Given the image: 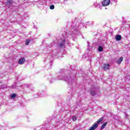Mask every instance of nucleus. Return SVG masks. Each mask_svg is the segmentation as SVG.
<instances>
[{
  "label": "nucleus",
  "instance_id": "obj_1",
  "mask_svg": "<svg viewBox=\"0 0 130 130\" xmlns=\"http://www.w3.org/2000/svg\"><path fill=\"white\" fill-rule=\"evenodd\" d=\"M80 26L81 25H79V23L77 22H73L72 23V31H69L65 35L63 36V38L58 43V47L56 48V50L53 51V55H56L60 48H64L66 46L69 45L70 38H76L77 37L76 34L80 33L79 29Z\"/></svg>",
  "mask_w": 130,
  "mask_h": 130
},
{
  "label": "nucleus",
  "instance_id": "obj_2",
  "mask_svg": "<svg viewBox=\"0 0 130 130\" xmlns=\"http://www.w3.org/2000/svg\"><path fill=\"white\" fill-rule=\"evenodd\" d=\"M57 79L66 81V82H67V83H69L70 84H72V83H73V81H74V79H72V78L71 77L70 74H68L67 75L63 76L62 77H61V76H58L57 77Z\"/></svg>",
  "mask_w": 130,
  "mask_h": 130
},
{
  "label": "nucleus",
  "instance_id": "obj_3",
  "mask_svg": "<svg viewBox=\"0 0 130 130\" xmlns=\"http://www.w3.org/2000/svg\"><path fill=\"white\" fill-rule=\"evenodd\" d=\"M110 4V0H104L102 5L103 7H106L107 6H109Z\"/></svg>",
  "mask_w": 130,
  "mask_h": 130
},
{
  "label": "nucleus",
  "instance_id": "obj_4",
  "mask_svg": "<svg viewBox=\"0 0 130 130\" xmlns=\"http://www.w3.org/2000/svg\"><path fill=\"white\" fill-rule=\"evenodd\" d=\"M25 61H26V59H25V58L21 57L19 59L18 64H24Z\"/></svg>",
  "mask_w": 130,
  "mask_h": 130
},
{
  "label": "nucleus",
  "instance_id": "obj_5",
  "mask_svg": "<svg viewBox=\"0 0 130 130\" xmlns=\"http://www.w3.org/2000/svg\"><path fill=\"white\" fill-rule=\"evenodd\" d=\"M103 69L104 71H106L107 70H109V64H105L104 65Z\"/></svg>",
  "mask_w": 130,
  "mask_h": 130
},
{
  "label": "nucleus",
  "instance_id": "obj_6",
  "mask_svg": "<svg viewBox=\"0 0 130 130\" xmlns=\"http://www.w3.org/2000/svg\"><path fill=\"white\" fill-rule=\"evenodd\" d=\"M115 38L117 41H120V40H121V36L117 35V36H116Z\"/></svg>",
  "mask_w": 130,
  "mask_h": 130
},
{
  "label": "nucleus",
  "instance_id": "obj_7",
  "mask_svg": "<svg viewBox=\"0 0 130 130\" xmlns=\"http://www.w3.org/2000/svg\"><path fill=\"white\" fill-rule=\"evenodd\" d=\"M123 60V57H121L120 58H119V59L117 61V63H118V64H120V63H121V62Z\"/></svg>",
  "mask_w": 130,
  "mask_h": 130
},
{
  "label": "nucleus",
  "instance_id": "obj_8",
  "mask_svg": "<svg viewBox=\"0 0 130 130\" xmlns=\"http://www.w3.org/2000/svg\"><path fill=\"white\" fill-rule=\"evenodd\" d=\"M93 6L95 7V8H100V4L97 3V2L94 3Z\"/></svg>",
  "mask_w": 130,
  "mask_h": 130
},
{
  "label": "nucleus",
  "instance_id": "obj_9",
  "mask_svg": "<svg viewBox=\"0 0 130 130\" xmlns=\"http://www.w3.org/2000/svg\"><path fill=\"white\" fill-rule=\"evenodd\" d=\"M107 125V122H105L101 126V129H104V128H105V126Z\"/></svg>",
  "mask_w": 130,
  "mask_h": 130
},
{
  "label": "nucleus",
  "instance_id": "obj_10",
  "mask_svg": "<svg viewBox=\"0 0 130 130\" xmlns=\"http://www.w3.org/2000/svg\"><path fill=\"white\" fill-rule=\"evenodd\" d=\"M86 24L87 25L88 24V25H89V26H91L92 25H94V22L92 21L90 23H89V22H86Z\"/></svg>",
  "mask_w": 130,
  "mask_h": 130
},
{
  "label": "nucleus",
  "instance_id": "obj_11",
  "mask_svg": "<svg viewBox=\"0 0 130 130\" xmlns=\"http://www.w3.org/2000/svg\"><path fill=\"white\" fill-rule=\"evenodd\" d=\"M98 50H99V51H103V47L102 46L99 47Z\"/></svg>",
  "mask_w": 130,
  "mask_h": 130
},
{
  "label": "nucleus",
  "instance_id": "obj_12",
  "mask_svg": "<svg viewBox=\"0 0 130 130\" xmlns=\"http://www.w3.org/2000/svg\"><path fill=\"white\" fill-rule=\"evenodd\" d=\"M72 120H73V121H76V120H77V116H73Z\"/></svg>",
  "mask_w": 130,
  "mask_h": 130
},
{
  "label": "nucleus",
  "instance_id": "obj_13",
  "mask_svg": "<svg viewBox=\"0 0 130 130\" xmlns=\"http://www.w3.org/2000/svg\"><path fill=\"white\" fill-rule=\"evenodd\" d=\"M30 42V40H26L25 42V45H28L29 43Z\"/></svg>",
  "mask_w": 130,
  "mask_h": 130
},
{
  "label": "nucleus",
  "instance_id": "obj_14",
  "mask_svg": "<svg viewBox=\"0 0 130 130\" xmlns=\"http://www.w3.org/2000/svg\"><path fill=\"white\" fill-rule=\"evenodd\" d=\"M50 10H54V5H51L50 6Z\"/></svg>",
  "mask_w": 130,
  "mask_h": 130
},
{
  "label": "nucleus",
  "instance_id": "obj_15",
  "mask_svg": "<svg viewBox=\"0 0 130 130\" xmlns=\"http://www.w3.org/2000/svg\"><path fill=\"white\" fill-rule=\"evenodd\" d=\"M96 94V92H95V91H92L91 92V95H92V96H94V95H95Z\"/></svg>",
  "mask_w": 130,
  "mask_h": 130
},
{
  "label": "nucleus",
  "instance_id": "obj_16",
  "mask_svg": "<svg viewBox=\"0 0 130 130\" xmlns=\"http://www.w3.org/2000/svg\"><path fill=\"white\" fill-rule=\"evenodd\" d=\"M12 3H13V0H8L7 1L8 4H12Z\"/></svg>",
  "mask_w": 130,
  "mask_h": 130
},
{
  "label": "nucleus",
  "instance_id": "obj_17",
  "mask_svg": "<svg viewBox=\"0 0 130 130\" xmlns=\"http://www.w3.org/2000/svg\"><path fill=\"white\" fill-rule=\"evenodd\" d=\"M16 94H13L11 95V98H15V97H16Z\"/></svg>",
  "mask_w": 130,
  "mask_h": 130
},
{
  "label": "nucleus",
  "instance_id": "obj_18",
  "mask_svg": "<svg viewBox=\"0 0 130 130\" xmlns=\"http://www.w3.org/2000/svg\"><path fill=\"white\" fill-rule=\"evenodd\" d=\"M25 88H30V85L28 84L25 85Z\"/></svg>",
  "mask_w": 130,
  "mask_h": 130
},
{
  "label": "nucleus",
  "instance_id": "obj_19",
  "mask_svg": "<svg viewBox=\"0 0 130 130\" xmlns=\"http://www.w3.org/2000/svg\"><path fill=\"white\" fill-rule=\"evenodd\" d=\"M125 117H126V118H128V115L126 114V115H125Z\"/></svg>",
  "mask_w": 130,
  "mask_h": 130
},
{
  "label": "nucleus",
  "instance_id": "obj_20",
  "mask_svg": "<svg viewBox=\"0 0 130 130\" xmlns=\"http://www.w3.org/2000/svg\"><path fill=\"white\" fill-rule=\"evenodd\" d=\"M12 88H16V86L12 85Z\"/></svg>",
  "mask_w": 130,
  "mask_h": 130
},
{
  "label": "nucleus",
  "instance_id": "obj_21",
  "mask_svg": "<svg viewBox=\"0 0 130 130\" xmlns=\"http://www.w3.org/2000/svg\"><path fill=\"white\" fill-rule=\"evenodd\" d=\"M105 9H106V10H107V8H105Z\"/></svg>",
  "mask_w": 130,
  "mask_h": 130
},
{
  "label": "nucleus",
  "instance_id": "obj_22",
  "mask_svg": "<svg viewBox=\"0 0 130 130\" xmlns=\"http://www.w3.org/2000/svg\"><path fill=\"white\" fill-rule=\"evenodd\" d=\"M87 43H89V42H87Z\"/></svg>",
  "mask_w": 130,
  "mask_h": 130
}]
</instances>
